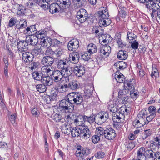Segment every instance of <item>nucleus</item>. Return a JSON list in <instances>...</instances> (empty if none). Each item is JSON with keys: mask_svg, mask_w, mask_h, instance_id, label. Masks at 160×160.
Here are the masks:
<instances>
[{"mask_svg": "<svg viewBox=\"0 0 160 160\" xmlns=\"http://www.w3.org/2000/svg\"><path fill=\"white\" fill-rule=\"evenodd\" d=\"M52 71L51 68H48V67L43 66L41 68L42 75L43 77L41 81V82L46 86H50L52 84L53 80L49 77L51 76Z\"/></svg>", "mask_w": 160, "mask_h": 160, "instance_id": "f257e3e1", "label": "nucleus"}, {"mask_svg": "<svg viewBox=\"0 0 160 160\" xmlns=\"http://www.w3.org/2000/svg\"><path fill=\"white\" fill-rule=\"evenodd\" d=\"M67 98L72 104L79 105L83 101V97L79 92H73L70 93L68 95Z\"/></svg>", "mask_w": 160, "mask_h": 160, "instance_id": "f03ea898", "label": "nucleus"}, {"mask_svg": "<svg viewBox=\"0 0 160 160\" xmlns=\"http://www.w3.org/2000/svg\"><path fill=\"white\" fill-rule=\"evenodd\" d=\"M146 7L149 10L151 11L152 13L151 14V16L152 18L154 17V14L155 15V12L158 8L160 7V0H148L146 4Z\"/></svg>", "mask_w": 160, "mask_h": 160, "instance_id": "7ed1b4c3", "label": "nucleus"}, {"mask_svg": "<svg viewBox=\"0 0 160 160\" xmlns=\"http://www.w3.org/2000/svg\"><path fill=\"white\" fill-rule=\"evenodd\" d=\"M73 108V105L68 100L63 99L59 102V109L62 112H72Z\"/></svg>", "mask_w": 160, "mask_h": 160, "instance_id": "20e7f679", "label": "nucleus"}, {"mask_svg": "<svg viewBox=\"0 0 160 160\" xmlns=\"http://www.w3.org/2000/svg\"><path fill=\"white\" fill-rule=\"evenodd\" d=\"M146 116L143 111H141L138 115V118L133 122V126L136 128L142 127L147 124Z\"/></svg>", "mask_w": 160, "mask_h": 160, "instance_id": "39448f33", "label": "nucleus"}, {"mask_svg": "<svg viewBox=\"0 0 160 160\" xmlns=\"http://www.w3.org/2000/svg\"><path fill=\"white\" fill-rule=\"evenodd\" d=\"M108 113L107 112H102L96 115V121L98 124H102L109 118Z\"/></svg>", "mask_w": 160, "mask_h": 160, "instance_id": "423d86ee", "label": "nucleus"}, {"mask_svg": "<svg viewBox=\"0 0 160 160\" xmlns=\"http://www.w3.org/2000/svg\"><path fill=\"white\" fill-rule=\"evenodd\" d=\"M111 51V47L109 45L105 44L100 48L98 52L102 58H105L109 56Z\"/></svg>", "mask_w": 160, "mask_h": 160, "instance_id": "0eeeda50", "label": "nucleus"}, {"mask_svg": "<svg viewBox=\"0 0 160 160\" xmlns=\"http://www.w3.org/2000/svg\"><path fill=\"white\" fill-rule=\"evenodd\" d=\"M73 72L77 76L82 77L85 73V67L84 66L81 65H75L74 68Z\"/></svg>", "mask_w": 160, "mask_h": 160, "instance_id": "6e6552de", "label": "nucleus"}, {"mask_svg": "<svg viewBox=\"0 0 160 160\" xmlns=\"http://www.w3.org/2000/svg\"><path fill=\"white\" fill-rule=\"evenodd\" d=\"M52 79L54 82H59L62 79L63 77V74L61 71L57 70L54 71L52 73Z\"/></svg>", "mask_w": 160, "mask_h": 160, "instance_id": "1a4fd4ad", "label": "nucleus"}, {"mask_svg": "<svg viewBox=\"0 0 160 160\" xmlns=\"http://www.w3.org/2000/svg\"><path fill=\"white\" fill-rule=\"evenodd\" d=\"M54 62L53 58L50 56H46L44 57L42 60V63L44 66L48 67V68H51L52 70V68L51 65Z\"/></svg>", "mask_w": 160, "mask_h": 160, "instance_id": "9d476101", "label": "nucleus"}, {"mask_svg": "<svg viewBox=\"0 0 160 160\" xmlns=\"http://www.w3.org/2000/svg\"><path fill=\"white\" fill-rule=\"evenodd\" d=\"M28 43L24 41H20L18 43L17 47L18 52L19 53H23L28 50Z\"/></svg>", "mask_w": 160, "mask_h": 160, "instance_id": "9b49d317", "label": "nucleus"}, {"mask_svg": "<svg viewBox=\"0 0 160 160\" xmlns=\"http://www.w3.org/2000/svg\"><path fill=\"white\" fill-rule=\"evenodd\" d=\"M90 153L89 149L85 148L82 149V150L78 148L75 153V155L78 158H80L82 160V158L84 156H86Z\"/></svg>", "mask_w": 160, "mask_h": 160, "instance_id": "f8f14e48", "label": "nucleus"}, {"mask_svg": "<svg viewBox=\"0 0 160 160\" xmlns=\"http://www.w3.org/2000/svg\"><path fill=\"white\" fill-rule=\"evenodd\" d=\"M116 134L115 131L111 128H107L105 137L109 140L113 139L116 136Z\"/></svg>", "mask_w": 160, "mask_h": 160, "instance_id": "ddd939ff", "label": "nucleus"}, {"mask_svg": "<svg viewBox=\"0 0 160 160\" xmlns=\"http://www.w3.org/2000/svg\"><path fill=\"white\" fill-rule=\"evenodd\" d=\"M99 19L108 18V9L105 7H102L100 8V10L98 12Z\"/></svg>", "mask_w": 160, "mask_h": 160, "instance_id": "4468645a", "label": "nucleus"}, {"mask_svg": "<svg viewBox=\"0 0 160 160\" xmlns=\"http://www.w3.org/2000/svg\"><path fill=\"white\" fill-rule=\"evenodd\" d=\"M79 42L77 39H73L70 40L68 45V49L71 51H73V49H76L78 47Z\"/></svg>", "mask_w": 160, "mask_h": 160, "instance_id": "2eb2a0df", "label": "nucleus"}, {"mask_svg": "<svg viewBox=\"0 0 160 160\" xmlns=\"http://www.w3.org/2000/svg\"><path fill=\"white\" fill-rule=\"evenodd\" d=\"M59 3H53L51 4L49 7L50 12L52 14L59 12L60 10V7L59 5Z\"/></svg>", "mask_w": 160, "mask_h": 160, "instance_id": "dca6fc26", "label": "nucleus"}, {"mask_svg": "<svg viewBox=\"0 0 160 160\" xmlns=\"http://www.w3.org/2000/svg\"><path fill=\"white\" fill-rule=\"evenodd\" d=\"M79 57V53L78 52H73L69 55V60L72 63H76L78 62Z\"/></svg>", "mask_w": 160, "mask_h": 160, "instance_id": "f3484780", "label": "nucleus"}, {"mask_svg": "<svg viewBox=\"0 0 160 160\" xmlns=\"http://www.w3.org/2000/svg\"><path fill=\"white\" fill-rule=\"evenodd\" d=\"M33 58L32 54L30 52H27L22 53V59L25 62H32L33 60Z\"/></svg>", "mask_w": 160, "mask_h": 160, "instance_id": "a211bd4d", "label": "nucleus"}, {"mask_svg": "<svg viewBox=\"0 0 160 160\" xmlns=\"http://www.w3.org/2000/svg\"><path fill=\"white\" fill-rule=\"evenodd\" d=\"M145 148L144 147H141L137 152V155L136 158L137 160H145L146 157L145 155Z\"/></svg>", "mask_w": 160, "mask_h": 160, "instance_id": "6ab92c4d", "label": "nucleus"}, {"mask_svg": "<svg viewBox=\"0 0 160 160\" xmlns=\"http://www.w3.org/2000/svg\"><path fill=\"white\" fill-rule=\"evenodd\" d=\"M112 115L113 120H117L118 121L123 122L124 119V115L122 113L120 112H117L115 113H114Z\"/></svg>", "mask_w": 160, "mask_h": 160, "instance_id": "aec40b11", "label": "nucleus"}, {"mask_svg": "<svg viewBox=\"0 0 160 160\" xmlns=\"http://www.w3.org/2000/svg\"><path fill=\"white\" fill-rule=\"evenodd\" d=\"M133 81L134 82L133 79L130 80L129 81H127L124 83V87L125 90H129L131 91L135 89Z\"/></svg>", "mask_w": 160, "mask_h": 160, "instance_id": "412c9836", "label": "nucleus"}, {"mask_svg": "<svg viewBox=\"0 0 160 160\" xmlns=\"http://www.w3.org/2000/svg\"><path fill=\"white\" fill-rule=\"evenodd\" d=\"M91 132L88 128H83L81 130V136L85 139L89 138L90 136Z\"/></svg>", "mask_w": 160, "mask_h": 160, "instance_id": "4be33fe9", "label": "nucleus"}, {"mask_svg": "<svg viewBox=\"0 0 160 160\" xmlns=\"http://www.w3.org/2000/svg\"><path fill=\"white\" fill-rule=\"evenodd\" d=\"M82 118L83 119L84 122H88L90 124L94 122L97 123L96 121V116L94 117L93 116L91 115L89 117L86 116H82Z\"/></svg>", "mask_w": 160, "mask_h": 160, "instance_id": "5701e85b", "label": "nucleus"}, {"mask_svg": "<svg viewBox=\"0 0 160 160\" xmlns=\"http://www.w3.org/2000/svg\"><path fill=\"white\" fill-rule=\"evenodd\" d=\"M115 78L117 82L119 83L123 82L125 79L123 74L118 72H116L115 73Z\"/></svg>", "mask_w": 160, "mask_h": 160, "instance_id": "b1692460", "label": "nucleus"}, {"mask_svg": "<svg viewBox=\"0 0 160 160\" xmlns=\"http://www.w3.org/2000/svg\"><path fill=\"white\" fill-rule=\"evenodd\" d=\"M111 20L108 18L99 19V25L101 27H105L109 25L111 23Z\"/></svg>", "mask_w": 160, "mask_h": 160, "instance_id": "393cba45", "label": "nucleus"}, {"mask_svg": "<svg viewBox=\"0 0 160 160\" xmlns=\"http://www.w3.org/2000/svg\"><path fill=\"white\" fill-rule=\"evenodd\" d=\"M52 42L51 39L47 37L41 40V43L43 47H49L51 46Z\"/></svg>", "mask_w": 160, "mask_h": 160, "instance_id": "a878e982", "label": "nucleus"}, {"mask_svg": "<svg viewBox=\"0 0 160 160\" xmlns=\"http://www.w3.org/2000/svg\"><path fill=\"white\" fill-rule=\"evenodd\" d=\"M87 48L88 52L91 55L95 53L97 51V47L93 43H91L89 44Z\"/></svg>", "mask_w": 160, "mask_h": 160, "instance_id": "bb28decb", "label": "nucleus"}, {"mask_svg": "<svg viewBox=\"0 0 160 160\" xmlns=\"http://www.w3.org/2000/svg\"><path fill=\"white\" fill-rule=\"evenodd\" d=\"M128 52L123 50H119L118 52L117 57L118 59L121 60H124L128 58Z\"/></svg>", "mask_w": 160, "mask_h": 160, "instance_id": "cd10ccee", "label": "nucleus"}, {"mask_svg": "<svg viewBox=\"0 0 160 160\" xmlns=\"http://www.w3.org/2000/svg\"><path fill=\"white\" fill-rule=\"evenodd\" d=\"M127 40L129 42H132L136 41V35L134 34L131 31H128L127 33Z\"/></svg>", "mask_w": 160, "mask_h": 160, "instance_id": "c85d7f7f", "label": "nucleus"}, {"mask_svg": "<svg viewBox=\"0 0 160 160\" xmlns=\"http://www.w3.org/2000/svg\"><path fill=\"white\" fill-rule=\"evenodd\" d=\"M55 87L59 92L63 93L68 90V86L67 84L64 83L59 84L58 86H56Z\"/></svg>", "mask_w": 160, "mask_h": 160, "instance_id": "c756f323", "label": "nucleus"}, {"mask_svg": "<svg viewBox=\"0 0 160 160\" xmlns=\"http://www.w3.org/2000/svg\"><path fill=\"white\" fill-rule=\"evenodd\" d=\"M109 108L110 111L112 112L113 113L118 112V106L116 104L114 101H111L109 102Z\"/></svg>", "mask_w": 160, "mask_h": 160, "instance_id": "7c9ffc66", "label": "nucleus"}, {"mask_svg": "<svg viewBox=\"0 0 160 160\" xmlns=\"http://www.w3.org/2000/svg\"><path fill=\"white\" fill-rule=\"evenodd\" d=\"M67 61L66 59H58L57 62L58 68L61 69L66 67Z\"/></svg>", "mask_w": 160, "mask_h": 160, "instance_id": "2f4dec72", "label": "nucleus"}, {"mask_svg": "<svg viewBox=\"0 0 160 160\" xmlns=\"http://www.w3.org/2000/svg\"><path fill=\"white\" fill-rule=\"evenodd\" d=\"M57 2L59 3L63 8H68L71 4V0H59L57 1Z\"/></svg>", "mask_w": 160, "mask_h": 160, "instance_id": "473e14b6", "label": "nucleus"}, {"mask_svg": "<svg viewBox=\"0 0 160 160\" xmlns=\"http://www.w3.org/2000/svg\"><path fill=\"white\" fill-rule=\"evenodd\" d=\"M110 37V36L107 34H103L101 36V37H100L99 42L102 44H106L109 42V40L108 38H109Z\"/></svg>", "mask_w": 160, "mask_h": 160, "instance_id": "72a5a7b5", "label": "nucleus"}, {"mask_svg": "<svg viewBox=\"0 0 160 160\" xmlns=\"http://www.w3.org/2000/svg\"><path fill=\"white\" fill-rule=\"evenodd\" d=\"M107 128H104L99 127L96 128V134H97L100 137L104 136L105 137V133Z\"/></svg>", "mask_w": 160, "mask_h": 160, "instance_id": "f704fd0d", "label": "nucleus"}, {"mask_svg": "<svg viewBox=\"0 0 160 160\" xmlns=\"http://www.w3.org/2000/svg\"><path fill=\"white\" fill-rule=\"evenodd\" d=\"M114 65L118 70H123L127 67L126 63L123 61H119L116 62L115 63Z\"/></svg>", "mask_w": 160, "mask_h": 160, "instance_id": "c9c22d12", "label": "nucleus"}, {"mask_svg": "<svg viewBox=\"0 0 160 160\" xmlns=\"http://www.w3.org/2000/svg\"><path fill=\"white\" fill-rule=\"evenodd\" d=\"M62 70L63 72V76L64 77H68L69 76H70L72 73V71L71 68L69 67H66L64 68H63Z\"/></svg>", "mask_w": 160, "mask_h": 160, "instance_id": "e433bc0d", "label": "nucleus"}, {"mask_svg": "<svg viewBox=\"0 0 160 160\" xmlns=\"http://www.w3.org/2000/svg\"><path fill=\"white\" fill-rule=\"evenodd\" d=\"M36 31L35 26L34 25L30 26L29 27L27 28L26 29V31H24V32L27 33L28 35H33L34 34V32Z\"/></svg>", "mask_w": 160, "mask_h": 160, "instance_id": "4c0bfd02", "label": "nucleus"}, {"mask_svg": "<svg viewBox=\"0 0 160 160\" xmlns=\"http://www.w3.org/2000/svg\"><path fill=\"white\" fill-rule=\"evenodd\" d=\"M81 129L75 127L72 128L71 131L72 136L73 137H78L80 135Z\"/></svg>", "mask_w": 160, "mask_h": 160, "instance_id": "58836bf2", "label": "nucleus"}, {"mask_svg": "<svg viewBox=\"0 0 160 160\" xmlns=\"http://www.w3.org/2000/svg\"><path fill=\"white\" fill-rule=\"evenodd\" d=\"M74 0L75 2L74 6L75 8L82 7L84 5L85 0Z\"/></svg>", "mask_w": 160, "mask_h": 160, "instance_id": "ea45409f", "label": "nucleus"}, {"mask_svg": "<svg viewBox=\"0 0 160 160\" xmlns=\"http://www.w3.org/2000/svg\"><path fill=\"white\" fill-rule=\"evenodd\" d=\"M37 37L38 39H41L44 38L46 37V32L45 31L43 30H40L36 32V35H35Z\"/></svg>", "mask_w": 160, "mask_h": 160, "instance_id": "a19ab883", "label": "nucleus"}, {"mask_svg": "<svg viewBox=\"0 0 160 160\" xmlns=\"http://www.w3.org/2000/svg\"><path fill=\"white\" fill-rule=\"evenodd\" d=\"M30 37L29 36V41L28 42V43L29 44L32 45H35L38 42V39L37 38V37L35 35H30Z\"/></svg>", "mask_w": 160, "mask_h": 160, "instance_id": "79ce46f5", "label": "nucleus"}, {"mask_svg": "<svg viewBox=\"0 0 160 160\" xmlns=\"http://www.w3.org/2000/svg\"><path fill=\"white\" fill-rule=\"evenodd\" d=\"M33 78L36 80L41 81L43 76L42 73H39L37 72H34L32 74Z\"/></svg>", "mask_w": 160, "mask_h": 160, "instance_id": "37998d69", "label": "nucleus"}, {"mask_svg": "<svg viewBox=\"0 0 160 160\" xmlns=\"http://www.w3.org/2000/svg\"><path fill=\"white\" fill-rule=\"evenodd\" d=\"M144 152L148 157L149 158H153L155 152H154L151 149H148V148H145Z\"/></svg>", "mask_w": 160, "mask_h": 160, "instance_id": "c03bdc74", "label": "nucleus"}, {"mask_svg": "<svg viewBox=\"0 0 160 160\" xmlns=\"http://www.w3.org/2000/svg\"><path fill=\"white\" fill-rule=\"evenodd\" d=\"M63 50L59 47H58L53 51V53L58 57H60L63 53Z\"/></svg>", "mask_w": 160, "mask_h": 160, "instance_id": "a18cd8bd", "label": "nucleus"}, {"mask_svg": "<svg viewBox=\"0 0 160 160\" xmlns=\"http://www.w3.org/2000/svg\"><path fill=\"white\" fill-rule=\"evenodd\" d=\"M37 90L40 92H45L47 89L46 86L44 84H39L37 85L36 86Z\"/></svg>", "mask_w": 160, "mask_h": 160, "instance_id": "49530a36", "label": "nucleus"}, {"mask_svg": "<svg viewBox=\"0 0 160 160\" xmlns=\"http://www.w3.org/2000/svg\"><path fill=\"white\" fill-rule=\"evenodd\" d=\"M52 118L53 120L56 122H63L64 120L63 118H61L60 115L57 113H55L52 115Z\"/></svg>", "mask_w": 160, "mask_h": 160, "instance_id": "de8ad7c7", "label": "nucleus"}, {"mask_svg": "<svg viewBox=\"0 0 160 160\" xmlns=\"http://www.w3.org/2000/svg\"><path fill=\"white\" fill-rule=\"evenodd\" d=\"M130 96L133 99H136L139 96V92L138 91L134 89L130 91Z\"/></svg>", "mask_w": 160, "mask_h": 160, "instance_id": "09e8293b", "label": "nucleus"}, {"mask_svg": "<svg viewBox=\"0 0 160 160\" xmlns=\"http://www.w3.org/2000/svg\"><path fill=\"white\" fill-rule=\"evenodd\" d=\"M69 87L72 90H75L78 88V84L76 81H72L69 83Z\"/></svg>", "mask_w": 160, "mask_h": 160, "instance_id": "8fccbe9b", "label": "nucleus"}, {"mask_svg": "<svg viewBox=\"0 0 160 160\" xmlns=\"http://www.w3.org/2000/svg\"><path fill=\"white\" fill-rule=\"evenodd\" d=\"M114 123L113 126L114 128L118 129H120L122 126L123 124L122 122H123L118 121V120H114Z\"/></svg>", "mask_w": 160, "mask_h": 160, "instance_id": "3c124183", "label": "nucleus"}, {"mask_svg": "<svg viewBox=\"0 0 160 160\" xmlns=\"http://www.w3.org/2000/svg\"><path fill=\"white\" fill-rule=\"evenodd\" d=\"M25 10V8L22 5H19L17 8V14L19 15H22L24 14Z\"/></svg>", "mask_w": 160, "mask_h": 160, "instance_id": "603ef678", "label": "nucleus"}, {"mask_svg": "<svg viewBox=\"0 0 160 160\" xmlns=\"http://www.w3.org/2000/svg\"><path fill=\"white\" fill-rule=\"evenodd\" d=\"M88 15L87 11L84 9H80L77 13V16H82L83 15Z\"/></svg>", "mask_w": 160, "mask_h": 160, "instance_id": "864d4df0", "label": "nucleus"}, {"mask_svg": "<svg viewBox=\"0 0 160 160\" xmlns=\"http://www.w3.org/2000/svg\"><path fill=\"white\" fill-rule=\"evenodd\" d=\"M41 47L40 48L38 46L35 47L34 49L32 50V52L36 56L37 55L40 53H41L42 50L41 48Z\"/></svg>", "mask_w": 160, "mask_h": 160, "instance_id": "5fc2aeb1", "label": "nucleus"}, {"mask_svg": "<svg viewBox=\"0 0 160 160\" xmlns=\"http://www.w3.org/2000/svg\"><path fill=\"white\" fill-rule=\"evenodd\" d=\"M8 118L12 124H14L15 123V120L17 118V116L15 114H9Z\"/></svg>", "mask_w": 160, "mask_h": 160, "instance_id": "6e6d98bb", "label": "nucleus"}, {"mask_svg": "<svg viewBox=\"0 0 160 160\" xmlns=\"http://www.w3.org/2000/svg\"><path fill=\"white\" fill-rule=\"evenodd\" d=\"M61 130L62 132L65 134H68L70 132V130H69L67 127V126L65 124H63L61 127Z\"/></svg>", "mask_w": 160, "mask_h": 160, "instance_id": "4d7b16f0", "label": "nucleus"}, {"mask_svg": "<svg viewBox=\"0 0 160 160\" xmlns=\"http://www.w3.org/2000/svg\"><path fill=\"white\" fill-rule=\"evenodd\" d=\"M77 19L81 23H83L85 22L88 18V15H83L82 16H77Z\"/></svg>", "mask_w": 160, "mask_h": 160, "instance_id": "13d9d810", "label": "nucleus"}, {"mask_svg": "<svg viewBox=\"0 0 160 160\" xmlns=\"http://www.w3.org/2000/svg\"><path fill=\"white\" fill-rule=\"evenodd\" d=\"M100 136L97 134L93 136L92 138V140L93 142L97 143L100 140Z\"/></svg>", "mask_w": 160, "mask_h": 160, "instance_id": "bf43d9fd", "label": "nucleus"}, {"mask_svg": "<svg viewBox=\"0 0 160 160\" xmlns=\"http://www.w3.org/2000/svg\"><path fill=\"white\" fill-rule=\"evenodd\" d=\"M152 133V132L150 129L146 130H144V134L145 138H146L150 136Z\"/></svg>", "mask_w": 160, "mask_h": 160, "instance_id": "052dcab7", "label": "nucleus"}, {"mask_svg": "<svg viewBox=\"0 0 160 160\" xmlns=\"http://www.w3.org/2000/svg\"><path fill=\"white\" fill-rule=\"evenodd\" d=\"M155 115L154 114H151L149 116L146 117V121L147 124H148L149 122L151 121L154 118Z\"/></svg>", "mask_w": 160, "mask_h": 160, "instance_id": "680f3d73", "label": "nucleus"}, {"mask_svg": "<svg viewBox=\"0 0 160 160\" xmlns=\"http://www.w3.org/2000/svg\"><path fill=\"white\" fill-rule=\"evenodd\" d=\"M90 55H89L87 53H85L82 55V59L85 60V61H88L89 59H90Z\"/></svg>", "mask_w": 160, "mask_h": 160, "instance_id": "e2e57ef3", "label": "nucleus"}, {"mask_svg": "<svg viewBox=\"0 0 160 160\" xmlns=\"http://www.w3.org/2000/svg\"><path fill=\"white\" fill-rule=\"evenodd\" d=\"M16 21L15 18H11L9 22L8 26L10 27L13 26L16 23Z\"/></svg>", "mask_w": 160, "mask_h": 160, "instance_id": "0e129e2a", "label": "nucleus"}, {"mask_svg": "<svg viewBox=\"0 0 160 160\" xmlns=\"http://www.w3.org/2000/svg\"><path fill=\"white\" fill-rule=\"evenodd\" d=\"M31 113L33 115L35 116H37L39 114V112L37 108H33L31 110Z\"/></svg>", "mask_w": 160, "mask_h": 160, "instance_id": "69168bd1", "label": "nucleus"}, {"mask_svg": "<svg viewBox=\"0 0 160 160\" xmlns=\"http://www.w3.org/2000/svg\"><path fill=\"white\" fill-rule=\"evenodd\" d=\"M148 110L151 114H154V115H155V113L156 112V108L154 106H150L148 108Z\"/></svg>", "mask_w": 160, "mask_h": 160, "instance_id": "338daca9", "label": "nucleus"}, {"mask_svg": "<svg viewBox=\"0 0 160 160\" xmlns=\"http://www.w3.org/2000/svg\"><path fill=\"white\" fill-rule=\"evenodd\" d=\"M153 158L154 160H160V152H155Z\"/></svg>", "mask_w": 160, "mask_h": 160, "instance_id": "774afa93", "label": "nucleus"}]
</instances>
